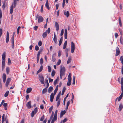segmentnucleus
<instances>
[{"label":"nucleus","instance_id":"1","mask_svg":"<svg viewBox=\"0 0 123 123\" xmlns=\"http://www.w3.org/2000/svg\"><path fill=\"white\" fill-rule=\"evenodd\" d=\"M5 58L6 54L5 52H4L2 56V71L4 70L5 68Z\"/></svg>","mask_w":123,"mask_h":123},{"label":"nucleus","instance_id":"2","mask_svg":"<svg viewBox=\"0 0 123 123\" xmlns=\"http://www.w3.org/2000/svg\"><path fill=\"white\" fill-rule=\"evenodd\" d=\"M57 110H56L55 111L54 116L53 118V117L51 121V123H54L55 121H56L57 119Z\"/></svg>","mask_w":123,"mask_h":123},{"label":"nucleus","instance_id":"3","mask_svg":"<svg viewBox=\"0 0 123 123\" xmlns=\"http://www.w3.org/2000/svg\"><path fill=\"white\" fill-rule=\"evenodd\" d=\"M75 49V45L73 42H72L71 44V52L72 53L74 52Z\"/></svg>","mask_w":123,"mask_h":123},{"label":"nucleus","instance_id":"4","mask_svg":"<svg viewBox=\"0 0 123 123\" xmlns=\"http://www.w3.org/2000/svg\"><path fill=\"white\" fill-rule=\"evenodd\" d=\"M15 35V32H13V35L11 38V43H12V47L13 49H14V37Z\"/></svg>","mask_w":123,"mask_h":123},{"label":"nucleus","instance_id":"5","mask_svg":"<svg viewBox=\"0 0 123 123\" xmlns=\"http://www.w3.org/2000/svg\"><path fill=\"white\" fill-rule=\"evenodd\" d=\"M39 79L42 84H44V77L42 75H39Z\"/></svg>","mask_w":123,"mask_h":123},{"label":"nucleus","instance_id":"6","mask_svg":"<svg viewBox=\"0 0 123 123\" xmlns=\"http://www.w3.org/2000/svg\"><path fill=\"white\" fill-rule=\"evenodd\" d=\"M37 18H38V23L42 22L43 20V18L41 16L37 15L36 17V19H37Z\"/></svg>","mask_w":123,"mask_h":123},{"label":"nucleus","instance_id":"7","mask_svg":"<svg viewBox=\"0 0 123 123\" xmlns=\"http://www.w3.org/2000/svg\"><path fill=\"white\" fill-rule=\"evenodd\" d=\"M61 69L60 70V74L64 75V73L65 71V68L64 67H62V66H61Z\"/></svg>","mask_w":123,"mask_h":123},{"label":"nucleus","instance_id":"8","mask_svg":"<svg viewBox=\"0 0 123 123\" xmlns=\"http://www.w3.org/2000/svg\"><path fill=\"white\" fill-rule=\"evenodd\" d=\"M37 111V107L35 108L33 111L31 113V117H33L35 114H36Z\"/></svg>","mask_w":123,"mask_h":123},{"label":"nucleus","instance_id":"9","mask_svg":"<svg viewBox=\"0 0 123 123\" xmlns=\"http://www.w3.org/2000/svg\"><path fill=\"white\" fill-rule=\"evenodd\" d=\"M123 96V95H122V94H121L120 96H119V97H117L115 100V104H116V102L117 100L118 99V101H120V100H121V99L122 98V97Z\"/></svg>","mask_w":123,"mask_h":123},{"label":"nucleus","instance_id":"10","mask_svg":"<svg viewBox=\"0 0 123 123\" xmlns=\"http://www.w3.org/2000/svg\"><path fill=\"white\" fill-rule=\"evenodd\" d=\"M26 106L28 109H29L31 108V102L29 101L26 104Z\"/></svg>","mask_w":123,"mask_h":123},{"label":"nucleus","instance_id":"11","mask_svg":"<svg viewBox=\"0 0 123 123\" xmlns=\"http://www.w3.org/2000/svg\"><path fill=\"white\" fill-rule=\"evenodd\" d=\"M116 52L115 55V56H118L120 54V50L118 47H117L116 48Z\"/></svg>","mask_w":123,"mask_h":123},{"label":"nucleus","instance_id":"12","mask_svg":"<svg viewBox=\"0 0 123 123\" xmlns=\"http://www.w3.org/2000/svg\"><path fill=\"white\" fill-rule=\"evenodd\" d=\"M55 27L56 30L57 31H58L59 29V25L57 22H55Z\"/></svg>","mask_w":123,"mask_h":123},{"label":"nucleus","instance_id":"13","mask_svg":"<svg viewBox=\"0 0 123 123\" xmlns=\"http://www.w3.org/2000/svg\"><path fill=\"white\" fill-rule=\"evenodd\" d=\"M54 115V112L53 111L52 112V113L51 116H50L49 119L48 121V123H50Z\"/></svg>","mask_w":123,"mask_h":123},{"label":"nucleus","instance_id":"14","mask_svg":"<svg viewBox=\"0 0 123 123\" xmlns=\"http://www.w3.org/2000/svg\"><path fill=\"white\" fill-rule=\"evenodd\" d=\"M9 40V33L8 31H7L6 33V43H7Z\"/></svg>","mask_w":123,"mask_h":123},{"label":"nucleus","instance_id":"15","mask_svg":"<svg viewBox=\"0 0 123 123\" xmlns=\"http://www.w3.org/2000/svg\"><path fill=\"white\" fill-rule=\"evenodd\" d=\"M2 78L3 82L5 83L6 82V75L5 73H4L3 74Z\"/></svg>","mask_w":123,"mask_h":123},{"label":"nucleus","instance_id":"16","mask_svg":"<svg viewBox=\"0 0 123 123\" xmlns=\"http://www.w3.org/2000/svg\"><path fill=\"white\" fill-rule=\"evenodd\" d=\"M54 94L53 93H52L50 95V101L51 102H53V99L54 97Z\"/></svg>","mask_w":123,"mask_h":123},{"label":"nucleus","instance_id":"17","mask_svg":"<svg viewBox=\"0 0 123 123\" xmlns=\"http://www.w3.org/2000/svg\"><path fill=\"white\" fill-rule=\"evenodd\" d=\"M56 56V54H54L53 55L52 57V60L53 62H55L56 60L55 58V56Z\"/></svg>","mask_w":123,"mask_h":123},{"label":"nucleus","instance_id":"18","mask_svg":"<svg viewBox=\"0 0 123 123\" xmlns=\"http://www.w3.org/2000/svg\"><path fill=\"white\" fill-rule=\"evenodd\" d=\"M66 112L65 111V110H64L63 111H61V112L60 116V117H62L63 116V115L65 114Z\"/></svg>","mask_w":123,"mask_h":123},{"label":"nucleus","instance_id":"19","mask_svg":"<svg viewBox=\"0 0 123 123\" xmlns=\"http://www.w3.org/2000/svg\"><path fill=\"white\" fill-rule=\"evenodd\" d=\"M64 14L65 15H66L67 18L68 17L69 15V13L68 11H67L66 12V11H64Z\"/></svg>","mask_w":123,"mask_h":123},{"label":"nucleus","instance_id":"20","mask_svg":"<svg viewBox=\"0 0 123 123\" xmlns=\"http://www.w3.org/2000/svg\"><path fill=\"white\" fill-rule=\"evenodd\" d=\"M43 69V66L42 65H41L39 70H38L37 72V74L38 73L41 72L42 70Z\"/></svg>","mask_w":123,"mask_h":123},{"label":"nucleus","instance_id":"21","mask_svg":"<svg viewBox=\"0 0 123 123\" xmlns=\"http://www.w3.org/2000/svg\"><path fill=\"white\" fill-rule=\"evenodd\" d=\"M32 89L31 88H28L26 90V92L27 93H30L32 91Z\"/></svg>","mask_w":123,"mask_h":123},{"label":"nucleus","instance_id":"22","mask_svg":"<svg viewBox=\"0 0 123 123\" xmlns=\"http://www.w3.org/2000/svg\"><path fill=\"white\" fill-rule=\"evenodd\" d=\"M3 106L4 108V109L5 110H6L7 109V104L6 103H4L3 105Z\"/></svg>","mask_w":123,"mask_h":123},{"label":"nucleus","instance_id":"23","mask_svg":"<svg viewBox=\"0 0 123 123\" xmlns=\"http://www.w3.org/2000/svg\"><path fill=\"white\" fill-rule=\"evenodd\" d=\"M63 37H61L60 38L59 42L58 45L59 46H60L61 45L63 41Z\"/></svg>","mask_w":123,"mask_h":123},{"label":"nucleus","instance_id":"24","mask_svg":"<svg viewBox=\"0 0 123 123\" xmlns=\"http://www.w3.org/2000/svg\"><path fill=\"white\" fill-rule=\"evenodd\" d=\"M53 90V87L52 86H50L48 88V92L49 93H50Z\"/></svg>","mask_w":123,"mask_h":123},{"label":"nucleus","instance_id":"25","mask_svg":"<svg viewBox=\"0 0 123 123\" xmlns=\"http://www.w3.org/2000/svg\"><path fill=\"white\" fill-rule=\"evenodd\" d=\"M67 41H66L64 43L63 48V49H65L66 48L67 45Z\"/></svg>","mask_w":123,"mask_h":123},{"label":"nucleus","instance_id":"26","mask_svg":"<svg viewBox=\"0 0 123 123\" xmlns=\"http://www.w3.org/2000/svg\"><path fill=\"white\" fill-rule=\"evenodd\" d=\"M123 106L122 105L120 104L119 105V111H120L123 108Z\"/></svg>","mask_w":123,"mask_h":123},{"label":"nucleus","instance_id":"27","mask_svg":"<svg viewBox=\"0 0 123 123\" xmlns=\"http://www.w3.org/2000/svg\"><path fill=\"white\" fill-rule=\"evenodd\" d=\"M118 21L119 22V24L120 25V26L121 27L122 26V24L121 21V18L120 17H119L118 19Z\"/></svg>","mask_w":123,"mask_h":123},{"label":"nucleus","instance_id":"28","mask_svg":"<svg viewBox=\"0 0 123 123\" xmlns=\"http://www.w3.org/2000/svg\"><path fill=\"white\" fill-rule=\"evenodd\" d=\"M59 78L57 77V79L54 81V84L55 85H56V84L57 83V82L59 80Z\"/></svg>","mask_w":123,"mask_h":123},{"label":"nucleus","instance_id":"29","mask_svg":"<svg viewBox=\"0 0 123 123\" xmlns=\"http://www.w3.org/2000/svg\"><path fill=\"white\" fill-rule=\"evenodd\" d=\"M66 88L65 87H64L63 89L62 92V93L61 95H63L64 92L66 90Z\"/></svg>","mask_w":123,"mask_h":123},{"label":"nucleus","instance_id":"30","mask_svg":"<svg viewBox=\"0 0 123 123\" xmlns=\"http://www.w3.org/2000/svg\"><path fill=\"white\" fill-rule=\"evenodd\" d=\"M9 91H7L6 93H5L4 95V96L5 97H6L9 94Z\"/></svg>","mask_w":123,"mask_h":123},{"label":"nucleus","instance_id":"31","mask_svg":"<svg viewBox=\"0 0 123 123\" xmlns=\"http://www.w3.org/2000/svg\"><path fill=\"white\" fill-rule=\"evenodd\" d=\"M55 73V71L54 70H53L51 73V76L52 77H54Z\"/></svg>","mask_w":123,"mask_h":123},{"label":"nucleus","instance_id":"32","mask_svg":"<svg viewBox=\"0 0 123 123\" xmlns=\"http://www.w3.org/2000/svg\"><path fill=\"white\" fill-rule=\"evenodd\" d=\"M53 109V106H51L49 109V113H51Z\"/></svg>","mask_w":123,"mask_h":123},{"label":"nucleus","instance_id":"33","mask_svg":"<svg viewBox=\"0 0 123 123\" xmlns=\"http://www.w3.org/2000/svg\"><path fill=\"white\" fill-rule=\"evenodd\" d=\"M61 60H60L59 59L58 61V62H57L56 65L57 66H58L61 63Z\"/></svg>","mask_w":123,"mask_h":123},{"label":"nucleus","instance_id":"34","mask_svg":"<svg viewBox=\"0 0 123 123\" xmlns=\"http://www.w3.org/2000/svg\"><path fill=\"white\" fill-rule=\"evenodd\" d=\"M71 57H69L68 60L67 61V64H68L70 63L71 62Z\"/></svg>","mask_w":123,"mask_h":123},{"label":"nucleus","instance_id":"35","mask_svg":"<svg viewBox=\"0 0 123 123\" xmlns=\"http://www.w3.org/2000/svg\"><path fill=\"white\" fill-rule=\"evenodd\" d=\"M6 71L7 74H8L9 72V68L8 67H7L6 68Z\"/></svg>","mask_w":123,"mask_h":123},{"label":"nucleus","instance_id":"36","mask_svg":"<svg viewBox=\"0 0 123 123\" xmlns=\"http://www.w3.org/2000/svg\"><path fill=\"white\" fill-rule=\"evenodd\" d=\"M73 84H74L75 83V78L74 76H73Z\"/></svg>","mask_w":123,"mask_h":123},{"label":"nucleus","instance_id":"37","mask_svg":"<svg viewBox=\"0 0 123 123\" xmlns=\"http://www.w3.org/2000/svg\"><path fill=\"white\" fill-rule=\"evenodd\" d=\"M17 0H13V5L14 6V8L16 7V5L17 4Z\"/></svg>","mask_w":123,"mask_h":123},{"label":"nucleus","instance_id":"38","mask_svg":"<svg viewBox=\"0 0 123 123\" xmlns=\"http://www.w3.org/2000/svg\"><path fill=\"white\" fill-rule=\"evenodd\" d=\"M46 92V87L42 91L43 94L45 93Z\"/></svg>","mask_w":123,"mask_h":123},{"label":"nucleus","instance_id":"39","mask_svg":"<svg viewBox=\"0 0 123 123\" xmlns=\"http://www.w3.org/2000/svg\"><path fill=\"white\" fill-rule=\"evenodd\" d=\"M53 40L55 44H57V40L56 37H54Z\"/></svg>","mask_w":123,"mask_h":123},{"label":"nucleus","instance_id":"40","mask_svg":"<svg viewBox=\"0 0 123 123\" xmlns=\"http://www.w3.org/2000/svg\"><path fill=\"white\" fill-rule=\"evenodd\" d=\"M47 8L49 10L50 9V8L49 5V3L48 0H47Z\"/></svg>","mask_w":123,"mask_h":123},{"label":"nucleus","instance_id":"41","mask_svg":"<svg viewBox=\"0 0 123 123\" xmlns=\"http://www.w3.org/2000/svg\"><path fill=\"white\" fill-rule=\"evenodd\" d=\"M40 63L41 64H42L43 62V60L42 58H41L40 61Z\"/></svg>","mask_w":123,"mask_h":123},{"label":"nucleus","instance_id":"42","mask_svg":"<svg viewBox=\"0 0 123 123\" xmlns=\"http://www.w3.org/2000/svg\"><path fill=\"white\" fill-rule=\"evenodd\" d=\"M48 71L49 72H51V67L50 66H48Z\"/></svg>","mask_w":123,"mask_h":123},{"label":"nucleus","instance_id":"43","mask_svg":"<svg viewBox=\"0 0 123 123\" xmlns=\"http://www.w3.org/2000/svg\"><path fill=\"white\" fill-rule=\"evenodd\" d=\"M60 103V99L59 100L57 103V107H58Z\"/></svg>","mask_w":123,"mask_h":123},{"label":"nucleus","instance_id":"44","mask_svg":"<svg viewBox=\"0 0 123 123\" xmlns=\"http://www.w3.org/2000/svg\"><path fill=\"white\" fill-rule=\"evenodd\" d=\"M42 36L43 38H45L46 37V31L43 33Z\"/></svg>","mask_w":123,"mask_h":123},{"label":"nucleus","instance_id":"45","mask_svg":"<svg viewBox=\"0 0 123 123\" xmlns=\"http://www.w3.org/2000/svg\"><path fill=\"white\" fill-rule=\"evenodd\" d=\"M6 2L5 1L3 3V5L2 6V7L3 9H4L6 6L5 5Z\"/></svg>","mask_w":123,"mask_h":123},{"label":"nucleus","instance_id":"46","mask_svg":"<svg viewBox=\"0 0 123 123\" xmlns=\"http://www.w3.org/2000/svg\"><path fill=\"white\" fill-rule=\"evenodd\" d=\"M42 50H40L38 52L37 56H40V55L41 53L42 52Z\"/></svg>","mask_w":123,"mask_h":123},{"label":"nucleus","instance_id":"47","mask_svg":"<svg viewBox=\"0 0 123 123\" xmlns=\"http://www.w3.org/2000/svg\"><path fill=\"white\" fill-rule=\"evenodd\" d=\"M120 61H121V63L123 65V56H121L120 58Z\"/></svg>","mask_w":123,"mask_h":123},{"label":"nucleus","instance_id":"48","mask_svg":"<svg viewBox=\"0 0 123 123\" xmlns=\"http://www.w3.org/2000/svg\"><path fill=\"white\" fill-rule=\"evenodd\" d=\"M5 114H3L2 116V122H4L5 121Z\"/></svg>","mask_w":123,"mask_h":123},{"label":"nucleus","instance_id":"49","mask_svg":"<svg viewBox=\"0 0 123 123\" xmlns=\"http://www.w3.org/2000/svg\"><path fill=\"white\" fill-rule=\"evenodd\" d=\"M120 43L121 44H123V41L122 37H120Z\"/></svg>","mask_w":123,"mask_h":123},{"label":"nucleus","instance_id":"50","mask_svg":"<svg viewBox=\"0 0 123 123\" xmlns=\"http://www.w3.org/2000/svg\"><path fill=\"white\" fill-rule=\"evenodd\" d=\"M64 32V30L63 29H62L61 31V33L60 34V36H62L63 35Z\"/></svg>","mask_w":123,"mask_h":123},{"label":"nucleus","instance_id":"51","mask_svg":"<svg viewBox=\"0 0 123 123\" xmlns=\"http://www.w3.org/2000/svg\"><path fill=\"white\" fill-rule=\"evenodd\" d=\"M39 49V47L37 45H36L35 46V49L36 51L38 50Z\"/></svg>","mask_w":123,"mask_h":123},{"label":"nucleus","instance_id":"52","mask_svg":"<svg viewBox=\"0 0 123 123\" xmlns=\"http://www.w3.org/2000/svg\"><path fill=\"white\" fill-rule=\"evenodd\" d=\"M11 81V78H8L6 80V82L9 83Z\"/></svg>","mask_w":123,"mask_h":123},{"label":"nucleus","instance_id":"53","mask_svg":"<svg viewBox=\"0 0 123 123\" xmlns=\"http://www.w3.org/2000/svg\"><path fill=\"white\" fill-rule=\"evenodd\" d=\"M11 63V61L10 58H8V64L9 65Z\"/></svg>","mask_w":123,"mask_h":123},{"label":"nucleus","instance_id":"54","mask_svg":"<svg viewBox=\"0 0 123 123\" xmlns=\"http://www.w3.org/2000/svg\"><path fill=\"white\" fill-rule=\"evenodd\" d=\"M118 30H119V32H120V34H121V36L123 34V31L120 29H118Z\"/></svg>","mask_w":123,"mask_h":123},{"label":"nucleus","instance_id":"55","mask_svg":"<svg viewBox=\"0 0 123 123\" xmlns=\"http://www.w3.org/2000/svg\"><path fill=\"white\" fill-rule=\"evenodd\" d=\"M62 54L61 51H59L58 52V56L59 57H60L61 55Z\"/></svg>","mask_w":123,"mask_h":123},{"label":"nucleus","instance_id":"56","mask_svg":"<svg viewBox=\"0 0 123 123\" xmlns=\"http://www.w3.org/2000/svg\"><path fill=\"white\" fill-rule=\"evenodd\" d=\"M44 115H43L41 117L40 119V121H43V119H44Z\"/></svg>","mask_w":123,"mask_h":123},{"label":"nucleus","instance_id":"57","mask_svg":"<svg viewBox=\"0 0 123 123\" xmlns=\"http://www.w3.org/2000/svg\"><path fill=\"white\" fill-rule=\"evenodd\" d=\"M2 33V30L1 28L0 29V37H1Z\"/></svg>","mask_w":123,"mask_h":123},{"label":"nucleus","instance_id":"58","mask_svg":"<svg viewBox=\"0 0 123 123\" xmlns=\"http://www.w3.org/2000/svg\"><path fill=\"white\" fill-rule=\"evenodd\" d=\"M121 86H123V77L121 78Z\"/></svg>","mask_w":123,"mask_h":123},{"label":"nucleus","instance_id":"59","mask_svg":"<svg viewBox=\"0 0 123 123\" xmlns=\"http://www.w3.org/2000/svg\"><path fill=\"white\" fill-rule=\"evenodd\" d=\"M21 27L20 26H19L17 28V34H18L19 33V30L20 29Z\"/></svg>","mask_w":123,"mask_h":123},{"label":"nucleus","instance_id":"60","mask_svg":"<svg viewBox=\"0 0 123 123\" xmlns=\"http://www.w3.org/2000/svg\"><path fill=\"white\" fill-rule=\"evenodd\" d=\"M42 45V42L41 41H39L38 43V45L39 46H41Z\"/></svg>","mask_w":123,"mask_h":123},{"label":"nucleus","instance_id":"61","mask_svg":"<svg viewBox=\"0 0 123 123\" xmlns=\"http://www.w3.org/2000/svg\"><path fill=\"white\" fill-rule=\"evenodd\" d=\"M67 120V118H65L63 121H62V122L63 123H65Z\"/></svg>","mask_w":123,"mask_h":123},{"label":"nucleus","instance_id":"62","mask_svg":"<svg viewBox=\"0 0 123 123\" xmlns=\"http://www.w3.org/2000/svg\"><path fill=\"white\" fill-rule=\"evenodd\" d=\"M71 83V81H68L67 83V85L68 86H69L70 85Z\"/></svg>","mask_w":123,"mask_h":123},{"label":"nucleus","instance_id":"63","mask_svg":"<svg viewBox=\"0 0 123 123\" xmlns=\"http://www.w3.org/2000/svg\"><path fill=\"white\" fill-rule=\"evenodd\" d=\"M68 79L69 81H71L72 80L71 77L68 76Z\"/></svg>","mask_w":123,"mask_h":123},{"label":"nucleus","instance_id":"64","mask_svg":"<svg viewBox=\"0 0 123 123\" xmlns=\"http://www.w3.org/2000/svg\"><path fill=\"white\" fill-rule=\"evenodd\" d=\"M121 90L122 92L121 94L123 95V86H121Z\"/></svg>","mask_w":123,"mask_h":123}]
</instances>
